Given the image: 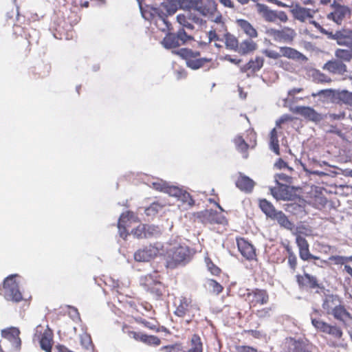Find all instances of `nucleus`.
Listing matches in <instances>:
<instances>
[{"mask_svg":"<svg viewBox=\"0 0 352 352\" xmlns=\"http://www.w3.org/2000/svg\"><path fill=\"white\" fill-rule=\"evenodd\" d=\"M168 352H203V343L198 334H193L190 341V348L187 351L183 350L180 344L167 346Z\"/></svg>","mask_w":352,"mask_h":352,"instance_id":"13","label":"nucleus"},{"mask_svg":"<svg viewBox=\"0 0 352 352\" xmlns=\"http://www.w3.org/2000/svg\"><path fill=\"white\" fill-rule=\"evenodd\" d=\"M264 59L261 56H256L250 59L245 65L241 67L242 72L255 73L259 71L263 66Z\"/></svg>","mask_w":352,"mask_h":352,"instance_id":"27","label":"nucleus"},{"mask_svg":"<svg viewBox=\"0 0 352 352\" xmlns=\"http://www.w3.org/2000/svg\"><path fill=\"white\" fill-rule=\"evenodd\" d=\"M134 320L140 324H142L145 328L151 330L155 332H160V325L159 322L154 318H151L150 320H146V319L143 318L142 316L139 315H136L133 316Z\"/></svg>","mask_w":352,"mask_h":352,"instance_id":"28","label":"nucleus"},{"mask_svg":"<svg viewBox=\"0 0 352 352\" xmlns=\"http://www.w3.org/2000/svg\"><path fill=\"white\" fill-rule=\"evenodd\" d=\"M311 324L319 331L326 333L329 324L321 320L320 319L311 318Z\"/></svg>","mask_w":352,"mask_h":352,"instance_id":"48","label":"nucleus"},{"mask_svg":"<svg viewBox=\"0 0 352 352\" xmlns=\"http://www.w3.org/2000/svg\"><path fill=\"white\" fill-rule=\"evenodd\" d=\"M310 202L315 208L321 209L327 204V200L322 195H316L311 197Z\"/></svg>","mask_w":352,"mask_h":352,"instance_id":"49","label":"nucleus"},{"mask_svg":"<svg viewBox=\"0 0 352 352\" xmlns=\"http://www.w3.org/2000/svg\"><path fill=\"white\" fill-rule=\"evenodd\" d=\"M34 341H38L41 348L45 352H52L53 344V333L49 329H45L42 325H38L35 329L33 336Z\"/></svg>","mask_w":352,"mask_h":352,"instance_id":"7","label":"nucleus"},{"mask_svg":"<svg viewBox=\"0 0 352 352\" xmlns=\"http://www.w3.org/2000/svg\"><path fill=\"white\" fill-rule=\"evenodd\" d=\"M207 284L210 292L215 295H219L223 290V287L214 279H208Z\"/></svg>","mask_w":352,"mask_h":352,"instance_id":"46","label":"nucleus"},{"mask_svg":"<svg viewBox=\"0 0 352 352\" xmlns=\"http://www.w3.org/2000/svg\"><path fill=\"white\" fill-rule=\"evenodd\" d=\"M235 349L236 352H262L258 351L257 349L248 346V345H239L236 346Z\"/></svg>","mask_w":352,"mask_h":352,"instance_id":"56","label":"nucleus"},{"mask_svg":"<svg viewBox=\"0 0 352 352\" xmlns=\"http://www.w3.org/2000/svg\"><path fill=\"white\" fill-rule=\"evenodd\" d=\"M323 68L330 73L339 75H343L347 71L346 65L338 58L329 60L324 64Z\"/></svg>","mask_w":352,"mask_h":352,"instance_id":"25","label":"nucleus"},{"mask_svg":"<svg viewBox=\"0 0 352 352\" xmlns=\"http://www.w3.org/2000/svg\"><path fill=\"white\" fill-rule=\"evenodd\" d=\"M159 254L157 248L149 245L138 250L134 253V259L138 262H148Z\"/></svg>","mask_w":352,"mask_h":352,"instance_id":"17","label":"nucleus"},{"mask_svg":"<svg viewBox=\"0 0 352 352\" xmlns=\"http://www.w3.org/2000/svg\"><path fill=\"white\" fill-rule=\"evenodd\" d=\"M243 333H248V334L251 335L252 337H254V338H257V339L261 338L262 336L261 331H258V330H253V329L244 330Z\"/></svg>","mask_w":352,"mask_h":352,"instance_id":"63","label":"nucleus"},{"mask_svg":"<svg viewBox=\"0 0 352 352\" xmlns=\"http://www.w3.org/2000/svg\"><path fill=\"white\" fill-rule=\"evenodd\" d=\"M285 210L287 212H292L294 214H296L298 212H301L304 210V207L300 204L292 203L287 205Z\"/></svg>","mask_w":352,"mask_h":352,"instance_id":"54","label":"nucleus"},{"mask_svg":"<svg viewBox=\"0 0 352 352\" xmlns=\"http://www.w3.org/2000/svg\"><path fill=\"white\" fill-rule=\"evenodd\" d=\"M162 208L163 205L158 202H153L145 209V213L147 216H155L162 209Z\"/></svg>","mask_w":352,"mask_h":352,"instance_id":"47","label":"nucleus"},{"mask_svg":"<svg viewBox=\"0 0 352 352\" xmlns=\"http://www.w3.org/2000/svg\"><path fill=\"white\" fill-rule=\"evenodd\" d=\"M167 184L166 183L154 182L153 183V188L160 192H165Z\"/></svg>","mask_w":352,"mask_h":352,"instance_id":"64","label":"nucleus"},{"mask_svg":"<svg viewBox=\"0 0 352 352\" xmlns=\"http://www.w3.org/2000/svg\"><path fill=\"white\" fill-rule=\"evenodd\" d=\"M285 352H311V346L302 340L290 338Z\"/></svg>","mask_w":352,"mask_h":352,"instance_id":"23","label":"nucleus"},{"mask_svg":"<svg viewBox=\"0 0 352 352\" xmlns=\"http://www.w3.org/2000/svg\"><path fill=\"white\" fill-rule=\"evenodd\" d=\"M2 338L7 340L11 344V349L18 350L21 348V340L19 338L20 331L18 328L11 327L1 330Z\"/></svg>","mask_w":352,"mask_h":352,"instance_id":"16","label":"nucleus"},{"mask_svg":"<svg viewBox=\"0 0 352 352\" xmlns=\"http://www.w3.org/2000/svg\"><path fill=\"white\" fill-rule=\"evenodd\" d=\"M164 192L172 196H177L180 192V190L177 187L167 185Z\"/></svg>","mask_w":352,"mask_h":352,"instance_id":"62","label":"nucleus"},{"mask_svg":"<svg viewBox=\"0 0 352 352\" xmlns=\"http://www.w3.org/2000/svg\"><path fill=\"white\" fill-rule=\"evenodd\" d=\"M224 36L226 47L230 50H236L239 47L237 38L229 33L226 34Z\"/></svg>","mask_w":352,"mask_h":352,"instance_id":"44","label":"nucleus"},{"mask_svg":"<svg viewBox=\"0 0 352 352\" xmlns=\"http://www.w3.org/2000/svg\"><path fill=\"white\" fill-rule=\"evenodd\" d=\"M178 6H180V0H164L157 8H151L148 17L146 12H142L143 16L147 20H160L165 25L168 30L171 29V24L167 21V17L172 15L177 10ZM180 8L181 6H179Z\"/></svg>","mask_w":352,"mask_h":352,"instance_id":"2","label":"nucleus"},{"mask_svg":"<svg viewBox=\"0 0 352 352\" xmlns=\"http://www.w3.org/2000/svg\"><path fill=\"white\" fill-rule=\"evenodd\" d=\"M339 304V299L333 295H330L325 298L322 307L327 314H330Z\"/></svg>","mask_w":352,"mask_h":352,"instance_id":"35","label":"nucleus"},{"mask_svg":"<svg viewBox=\"0 0 352 352\" xmlns=\"http://www.w3.org/2000/svg\"><path fill=\"white\" fill-rule=\"evenodd\" d=\"M272 219L276 220L281 227L287 230H292L294 227L293 223L282 211H278Z\"/></svg>","mask_w":352,"mask_h":352,"instance_id":"38","label":"nucleus"},{"mask_svg":"<svg viewBox=\"0 0 352 352\" xmlns=\"http://www.w3.org/2000/svg\"><path fill=\"white\" fill-rule=\"evenodd\" d=\"M254 185V182L245 175H240L236 181V187L245 192H252Z\"/></svg>","mask_w":352,"mask_h":352,"instance_id":"29","label":"nucleus"},{"mask_svg":"<svg viewBox=\"0 0 352 352\" xmlns=\"http://www.w3.org/2000/svg\"><path fill=\"white\" fill-rule=\"evenodd\" d=\"M212 21L214 23V25L212 26V28L215 30L220 36H225L228 33L221 12H218Z\"/></svg>","mask_w":352,"mask_h":352,"instance_id":"34","label":"nucleus"},{"mask_svg":"<svg viewBox=\"0 0 352 352\" xmlns=\"http://www.w3.org/2000/svg\"><path fill=\"white\" fill-rule=\"evenodd\" d=\"M247 133L250 139V144L247 143L240 135H236L233 140L236 150L243 155L244 158H248V149L250 146L253 148L255 146L256 138V134L253 130H248Z\"/></svg>","mask_w":352,"mask_h":352,"instance_id":"12","label":"nucleus"},{"mask_svg":"<svg viewBox=\"0 0 352 352\" xmlns=\"http://www.w3.org/2000/svg\"><path fill=\"white\" fill-rule=\"evenodd\" d=\"M189 10L191 24L195 23L199 26L206 25V21L204 19V16H202L199 12L196 10V8H191Z\"/></svg>","mask_w":352,"mask_h":352,"instance_id":"40","label":"nucleus"},{"mask_svg":"<svg viewBox=\"0 0 352 352\" xmlns=\"http://www.w3.org/2000/svg\"><path fill=\"white\" fill-rule=\"evenodd\" d=\"M267 34L274 41L279 43H292L296 33L295 30L289 27L281 29L270 28L267 30Z\"/></svg>","mask_w":352,"mask_h":352,"instance_id":"10","label":"nucleus"},{"mask_svg":"<svg viewBox=\"0 0 352 352\" xmlns=\"http://www.w3.org/2000/svg\"><path fill=\"white\" fill-rule=\"evenodd\" d=\"M201 0H180V6L182 9L189 8L190 6H196L197 3Z\"/></svg>","mask_w":352,"mask_h":352,"instance_id":"61","label":"nucleus"},{"mask_svg":"<svg viewBox=\"0 0 352 352\" xmlns=\"http://www.w3.org/2000/svg\"><path fill=\"white\" fill-rule=\"evenodd\" d=\"M333 11L327 14V19L333 21L340 25L347 14H351V10L347 6L340 5L334 1L331 5Z\"/></svg>","mask_w":352,"mask_h":352,"instance_id":"14","label":"nucleus"},{"mask_svg":"<svg viewBox=\"0 0 352 352\" xmlns=\"http://www.w3.org/2000/svg\"><path fill=\"white\" fill-rule=\"evenodd\" d=\"M205 262L208 270L214 276H219L221 273V270L217 266L209 257L205 258Z\"/></svg>","mask_w":352,"mask_h":352,"instance_id":"50","label":"nucleus"},{"mask_svg":"<svg viewBox=\"0 0 352 352\" xmlns=\"http://www.w3.org/2000/svg\"><path fill=\"white\" fill-rule=\"evenodd\" d=\"M272 309L270 307H265L258 309L256 312V315L259 318H263L270 316V313Z\"/></svg>","mask_w":352,"mask_h":352,"instance_id":"60","label":"nucleus"},{"mask_svg":"<svg viewBox=\"0 0 352 352\" xmlns=\"http://www.w3.org/2000/svg\"><path fill=\"white\" fill-rule=\"evenodd\" d=\"M263 54L268 58H272V59H278L281 57V52H276L275 50H265L263 51Z\"/></svg>","mask_w":352,"mask_h":352,"instance_id":"59","label":"nucleus"},{"mask_svg":"<svg viewBox=\"0 0 352 352\" xmlns=\"http://www.w3.org/2000/svg\"><path fill=\"white\" fill-rule=\"evenodd\" d=\"M314 80L318 82H330L331 78L326 74L321 73L318 70H314L312 73Z\"/></svg>","mask_w":352,"mask_h":352,"instance_id":"52","label":"nucleus"},{"mask_svg":"<svg viewBox=\"0 0 352 352\" xmlns=\"http://www.w3.org/2000/svg\"><path fill=\"white\" fill-rule=\"evenodd\" d=\"M178 38H179L180 44L184 45L186 41L192 38L191 36H188L184 29L179 30L177 33Z\"/></svg>","mask_w":352,"mask_h":352,"instance_id":"57","label":"nucleus"},{"mask_svg":"<svg viewBox=\"0 0 352 352\" xmlns=\"http://www.w3.org/2000/svg\"><path fill=\"white\" fill-rule=\"evenodd\" d=\"M259 207L262 212L270 219H272L278 212L272 203L263 199L259 201Z\"/></svg>","mask_w":352,"mask_h":352,"instance_id":"36","label":"nucleus"},{"mask_svg":"<svg viewBox=\"0 0 352 352\" xmlns=\"http://www.w3.org/2000/svg\"><path fill=\"white\" fill-rule=\"evenodd\" d=\"M296 280L298 285L302 289H314L322 288L321 284L315 276H312L307 272L303 274H297Z\"/></svg>","mask_w":352,"mask_h":352,"instance_id":"15","label":"nucleus"},{"mask_svg":"<svg viewBox=\"0 0 352 352\" xmlns=\"http://www.w3.org/2000/svg\"><path fill=\"white\" fill-rule=\"evenodd\" d=\"M271 194L276 200H291L293 195L289 186L278 182V186L270 188Z\"/></svg>","mask_w":352,"mask_h":352,"instance_id":"21","label":"nucleus"},{"mask_svg":"<svg viewBox=\"0 0 352 352\" xmlns=\"http://www.w3.org/2000/svg\"><path fill=\"white\" fill-rule=\"evenodd\" d=\"M201 0L199 1L196 6L186 8L184 10H188L191 8H196V10L204 17H206L211 21L214 19L218 12L217 3L214 0H206L204 3H201Z\"/></svg>","mask_w":352,"mask_h":352,"instance_id":"11","label":"nucleus"},{"mask_svg":"<svg viewBox=\"0 0 352 352\" xmlns=\"http://www.w3.org/2000/svg\"><path fill=\"white\" fill-rule=\"evenodd\" d=\"M236 24L241 30L250 38H256L258 36L256 30L245 19L236 20Z\"/></svg>","mask_w":352,"mask_h":352,"instance_id":"33","label":"nucleus"},{"mask_svg":"<svg viewBox=\"0 0 352 352\" xmlns=\"http://www.w3.org/2000/svg\"><path fill=\"white\" fill-rule=\"evenodd\" d=\"M296 243L299 249L300 258L303 261H309L310 259H319L318 256H314L310 253L309 245L305 237L301 235H297Z\"/></svg>","mask_w":352,"mask_h":352,"instance_id":"20","label":"nucleus"},{"mask_svg":"<svg viewBox=\"0 0 352 352\" xmlns=\"http://www.w3.org/2000/svg\"><path fill=\"white\" fill-rule=\"evenodd\" d=\"M177 21L180 25L187 29L192 30L194 28L193 25L191 24V20H190V10H187L184 14H178L177 16Z\"/></svg>","mask_w":352,"mask_h":352,"instance_id":"41","label":"nucleus"},{"mask_svg":"<svg viewBox=\"0 0 352 352\" xmlns=\"http://www.w3.org/2000/svg\"><path fill=\"white\" fill-rule=\"evenodd\" d=\"M293 112L311 121L316 122L321 119L320 115L309 107L298 106L294 109Z\"/></svg>","mask_w":352,"mask_h":352,"instance_id":"24","label":"nucleus"},{"mask_svg":"<svg viewBox=\"0 0 352 352\" xmlns=\"http://www.w3.org/2000/svg\"><path fill=\"white\" fill-rule=\"evenodd\" d=\"M270 147L276 155H280L278 134L275 128H274L270 132Z\"/></svg>","mask_w":352,"mask_h":352,"instance_id":"42","label":"nucleus"},{"mask_svg":"<svg viewBox=\"0 0 352 352\" xmlns=\"http://www.w3.org/2000/svg\"><path fill=\"white\" fill-rule=\"evenodd\" d=\"M178 54L186 60L187 66L192 69H199L211 60L210 59L200 58L199 52L187 48L180 49Z\"/></svg>","mask_w":352,"mask_h":352,"instance_id":"6","label":"nucleus"},{"mask_svg":"<svg viewBox=\"0 0 352 352\" xmlns=\"http://www.w3.org/2000/svg\"><path fill=\"white\" fill-rule=\"evenodd\" d=\"M333 317L342 322H348L352 320L351 314L344 308L343 305L339 304L333 311L331 313Z\"/></svg>","mask_w":352,"mask_h":352,"instance_id":"32","label":"nucleus"},{"mask_svg":"<svg viewBox=\"0 0 352 352\" xmlns=\"http://www.w3.org/2000/svg\"><path fill=\"white\" fill-rule=\"evenodd\" d=\"M325 333L329 334L338 339L341 338L343 334L342 331L340 327L331 324L329 325L327 331Z\"/></svg>","mask_w":352,"mask_h":352,"instance_id":"53","label":"nucleus"},{"mask_svg":"<svg viewBox=\"0 0 352 352\" xmlns=\"http://www.w3.org/2000/svg\"><path fill=\"white\" fill-rule=\"evenodd\" d=\"M133 218L134 214L130 211L124 212L120 215L118 223V227L121 237L125 239L129 235L127 228L131 226V221Z\"/></svg>","mask_w":352,"mask_h":352,"instance_id":"22","label":"nucleus"},{"mask_svg":"<svg viewBox=\"0 0 352 352\" xmlns=\"http://www.w3.org/2000/svg\"><path fill=\"white\" fill-rule=\"evenodd\" d=\"M279 51L281 52V57L293 60H302L305 58L302 53L290 47H280Z\"/></svg>","mask_w":352,"mask_h":352,"instance_id":"31","label":"nucleus"},{"mask_svg":"<svg viewBox=\"0 0 352 352\" xmlns=\"http://www.w3.org/2000/svg\"><path fill=\"white\" fill-rule=\"evenodd\" d=\"M161 344L160 339L155 336L149 335L148 338L147 339L146 342H145V344L148 346H157Z\"/></svg>","mask_w":352,"mask_h":352,"instance_id":"58","label":"nucleus"},{"mask_svg":"<svg viewBox=\"0 0 352 352\" xmlns=\"http://www.w3.org/2000/svg\"><path fill=\"white\" fill-rule=\"evenodd\" d=\"M236 244L239 251L244 258L249 261L256 258V250L248 240L243 237L236 238Z\"/></svg>","mask_w":352,"mask_h":352,"instance_id":"18","label":"nucleus"},{"mask_svg":"<svg viewBox=\"0 0 352 352\" xmlns=\"http://www.w3.org/2000/svg\"><path fill=\"white\" fill-rule=\"evenodd\" d=\"M338 98L344 104L352 108V92L343 90L338 93Z\"/></svg>","mask_w":352,"mask_h":352,"instance_id":"45","label":"nucleus"},{"mask_svg":"<svg viewBox=\"0 0 352 352\" xmlns=\"http://www.w3.org/2000/svg\"><path fill=\"white\" fill-rule=\"evenodd\" d=\"M256 8L258 12L267 22L274 23L279 20L285 23L288 21V16L284 11L272 10L267 6L261 3H257Z\"/></svg>","mask_w":352,"mask_h":352,"instance_id":"9","label":"nucleus"},{"mask_svg":"<svg viewBox=\"0 0 352 352\" xmlns=\"http://www.w3.org/2000/svg\"><path fill=\"white\" fill-rule=\"evenodd\" d=\"M122 330L129 338L134 339L135 341L140 342L142 332L131 330L130 327L126 324L123 326Z\"/></svg>","mask_w":352,"mask_h":352,"instance_id":"51","label":"nucleus"},{"mask_svg":"<svg viewBox=\"0 0 352 352\" xmlns=\"http://www.w3.org/2000/svg\"><path fill=\"white\" fill-rule=\"evenodd\" d=\"M142 285L147 292L155 294L157 296L162 295V292L160 288L162 287L161 283L153 280L151 275L144 277Z\"/></svg>","mask_w":352,"mask_h":352,"instance_id":"26","label":"nucleus"},{"mask_svg":"<svg viewBox=\"0 0 352 352\" xmlns=\"http://www.w3.org/2000/svg\"><path fill=\"white\" fill-rule=\"evenodd\" d=\"M190 250L186 245H182L177 242L169 243L165 253L166 266L170 268H175L179 265L190 260Z\"/></svg>","mask_w":352,"mask_h":352,"instance_id":"3","label":"nucleus"},{"mask_svg":"<svg viewBox=\"0 0 352 352\" xmlns=\"http://www.w3.org/2000/svg\"><path fill=\"white\" fill-rule=\"evenodd\" d=\"M18 274H11L7 276L0 286V295L6 300L14 302H19L23 298L19 290V283L15 278Z\"/></svg>","mask_w":352,"mask_h":352,"instance_id":"5","label":"nucleus"},{"mask_svg":"<svg viewBox=\"0 0 352 352\" xmlns=\"http://www.w3.org/2000/svg\"><path fill=\"white\" fill-rule=\"evenodd\" d=\"M175 309L174 314L183 319L187 324H189L199 314L200 308L191 296H181L175 302Z\"/></svg>","mask_w":352,"mask_h":352,"instance_id":"4","label":"nucleus"},{"mask_svg":"<svg viewBox=\"0 0 352 352\" xmlns=\"http://www.w3.org/2000/svg\"><path fill=\"white\" fill-rule=\"evenodd\" d=\"M328 38L336 40L340 45L347 47L346 49L338 48L335 51V56L342 62H350L352 59V30L342 29L332 32H325Z\"/></svg>","mask_w":352,"mask_h":352,"instance_id":"1","label":"nucleus"},{"mask_svg":"<svg viewBox=\"0 0 352 352\" xmlns=\"http://www.w3.org/2000/svg\"><path fill=\"white\" fill-rule=\"evenodd\" d=\"M316 12V10L302 7L299 4H296L291 10L293 17L300 22L313 19Z\"/></svg>","mask_w":352,"mask_h":352,"instance_id":"19","label":"nucleus"},{"mask_svg":"<svg viewBox=\"0 0 352 352\" xmlns=\"http://www.w3.org/2000/svg\"><path fill=\"white\" fill-rule=\"evenodd\" d=\"M287 262L291 270L294 272L297 267V258L294 253H291L287 256Z\"/></svg>","mask_w":352,"mask_h":352,"instance_id":"55","label":"nucleus"},{"mask_svg":"<svg viewBox=\"0 0 352 352\" xmlns=\"http://www.w3.org/2000/svg\"><path fill=\"white\" fill-rule=\"evenodd\" d=\"M162 44L166 48H175L182 45L177 34L168 33L162 41Z\"/></svg>","mask_w":352,"mask_h":352,"instance_id":"37","label":"nucleus"},{"mask_svg":"<svg viewBox=\"0 0 352 352\" xmlns=\"http://www.w3.org/2000/svg\"><path fill=\"white\" fill-rule=\"evenodd\" d=\"M256 47V43L251 40H245L240 44V50L243 54L252 52L254 51Z\"/></svg>","mask_w":352,"mask_h":352,"instance_id":"43","label":"nucleus"},{"mask_svg":"<svg viewBox=\"0 0 352 352\" xmlns=\"http://www.w3.org/2000/svg\"><path fill=\"white\" fill-rule=\"evenodd\" d=\"M52 67L50 63H42L34 67L32 71L35 79L47 77L51 72Z\"/></svg>","mask_w":352,"mask_h":352,"instance_id":"30","label":"nucleus"},{"mask_svg":"<svg viewBox=\"0 0 352 352\" xmlns=\"http://www.w3.org/2000/svg\"><path fill=\"white\" fill-rule=\"evenodd\" d=\"M244 296L250 307L266 305L270 300L268 292L264 289H248L247 293Z\"/></svg>","mask_w":352,"mask_h":352,"instance_id":"8","label":"nucleus"},{"mask_svg":"<svg viewBox=\"0 0 352 352\" xmlns=\"http://www.w3.org/2000/svg\"><path fill=\"white\" fill-rule=\"evenodd\" d=\"M151 230H154L151 226L139 225L132 232L138 238H146L152 233Z\"/></svg>","mask_w":352,"mask_h":352,"instance_id":"39","label":"nucleus"}]
</instances>
